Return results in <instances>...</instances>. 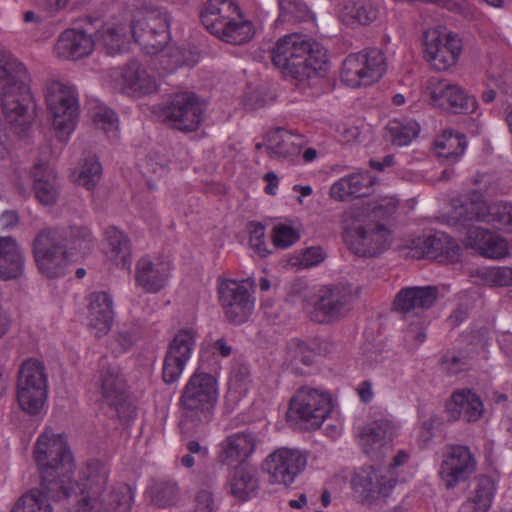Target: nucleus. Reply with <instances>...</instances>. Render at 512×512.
I'll return each mask as SVG.
<instances>
[{
	"instance_id": "nucleus-1",
	"label": "nucleus",
	"mask_w": 512,
	"mask_h": 512,
	"mask_svg": "<svg viewBox=\"0 0 512 512\" xmlns=\"http://www.w3.org/2000/svg\"><path fill=\"white\" fill-rule=\"evenodd\" d=\"M32 458L42 488L52 498L81 496L70 512H131L133 489L127 484L108 485L106 464L90 460L74 475V457L64 433L44 427L33 445Z\"/></svg>"
},
{
	"instance_id": "nucleus-2",
	"label": "nucleus",
	"mask_w": 512,
	"mask_h": 512,
	"mask_svg": "<svg viewBox=\"0 0 512 512\" xmlns=\"http://www.w3.org/2000/svg\"><path fill=\"white\" fill-rule=\"evenodd\" d=\"M270 54L273 65L283 76L296 80L303 88L318 87L329 69L326 48L301 34L279 38Z\"/></svg>"
},
{
	"instance_id": "nucleus-3",
	"label": "nucleus",
	"mask_w": 512,
	"mask_h": 512,
	"mask_svg": "<svg viewBox=\"0 0 512 512\" xmlns=\"http://www.w3.org/2000/svg\"><path fill=\"white\" fill-rule=\"evenodd\" d=\"M1 107L15 133L24 136L31 126L32 95L25 66L7 52H0Z\"/></svg>"
},
{
	"instance_id": "nucleus-4",
	"label": "nucleus",
	"mask_w": 512,
	"mask_h": 512,
	"mask_svg": "<svg viewBox=\"0 0 512 512\" xmlns=\"http://www.w3.org/2000/svg\"><path fill=\"white\" fill-rule=\"evenodd\" d=\"M205 356L199 358L198 366L185 384L181 396V404L185 417H197L199 421H207L219 398L218 363L214 361L209 370Z\"/></svg>"
},
{
	"instance_id": "nucleus-5",
	"label": "nucleus",
	"mask_w": 512,
	"mask_h": 512,
	"mask_svg": "<svg viewBox=\"0 0 512 512\" xmlns=\"http://www.w3.org/2000/svg\"><path fill=\"white\" fill-rule=\"evenodd\" d=\"M200 19L211 34L230 44L242 45L254 36L252 22L242 17L233 0H208Z\"/></svg>"
},
{
	"instance_id": "nucleus-6",
	"label": "nucleus",
	"mask_w": 512,
	"mask_h": 512,
	"mask_svg": "<svg viewBox=\"0 0 512 512\" xmlns=\"http://www.w3.org/2000/svg\"><path fill=\"white\" fill-rule=\"evenodd\" d=\"M16 397L20 409L28 415L43 412L48 398V376L45 365L36 358H29L19 367Z\"/></svg>"
},
{
	"instance_id": "nucleus-7",
	"label": "nucleus",
	"mask_w": 512,
	"mask_h": 512,
	"mask_svg": "<svg viewBox=\"0 0 512 512\" xmlns=\"http://www.w3.org/2000/svg\"><path fill=\"white\" fill-rule=\"evenodd\" d=\"M450 205L447 224L470 222L512 224V204L502 201L487 204L483 194L478 190L469 192L465 201L453 198Z\"/></svg>"
},
{
	"instance_id": "nucleus-8",
	"label": "nucleus",
	"mask_w": 512,
	"mask_h": 512,
	"mask_svg": "<svg viewBox=\"0 0 512 512\" xmlns=\"http://www.w3.org/2000/svg\"><path fill=\"white\" fill-rule=\"evenodd\" d=\"M129 28L134 41L147 54L158 53L170 40V18L167 10L162 8L137 12Z\"/></svg>"
},
{
	"instance_id": "nucleus-9",
	"label": "nucleus",
	"mask_w": 512,
	"mask_h": 512,
	"mask_svg": "<svg viewBox=\"0 0 512 512\" xmlns=\"http://www.w3.org/2000/svg\"><path fill=\"white\" fill-rule=\"evenodd\" d=\"M32 252L41 275L49 279L65 276L69 265L66 243L56 229H42L33 241Z\"/></svg>"
},
{
	"instance_id": "nucleus-10",
	"label": "nucleus",
	"mask_w": 512,
	"mask_h": 512,
	"mask_svg": "<svg viewBox=\"0 0 512 512\" xmlns=\"http://www.w3.org/2000/svg\"><path fill=\"white\" fill-rule=\"evenodd\" d=\"M75 26L64 30L58 37L54 47L59 59H80L88 56L94 49V34L103 27L100 16L86 15L74 21Z\"/></svg>"
},
{
	"instance_id": "nucleus-11",
	"label": "nucleus",
	"mask_w": 512,
	"mask_h": 512,
	"mask_svg": "<svg viewBox=\"0 0 512 512\" xmlns=\"http://www.w3.org/2000/svg\"><path fill=\"white\" fill-rule=\"evenodd\" d=\"M386 58L377 48L365 49L348 55L341 70L342 81L352 87L369 86L386 72Z\"/></svg>"
},
{
	"instance_id": "nucleus-12",
	"label": "nucleus",
	"mask_w": 512,
	"mask_h": 512,
	"mask_svg": "<svg viewBox=\"0 0 512 512\" xmlns=\"http://www.w3.org/2000/svg\"><path fill=\"white\" fill-rule=\"evenodd\" d=\"M291 412L311 428H319L324 421L336 413L332 394L320 388L303 387L291 400Z\"/></svg>"
},
{
	"instance_id": "nucleus-13",
	"label": "nucleus",
	"mask_w": 512,
	"mask_h": 512,
	"mask_svg": "<svg viewBox=\"0 0 512 512\" xmlns=\"http://www.w3.org/2000/svg\"><path fill=\"white\" fill-rule=\"evenodd\" d=\"M307 465V455L300 449L280 447L266 456L262 470L272 484L290 487Z\"/></svg>"
},
{
	"instance_id": "nucleus-14",
	"label": "nucleus",
	"mask_w": 512,
	"mask_h": 512,
	"mask_svg": "<svg viewBox=\"0 0 512 512\" xmlns=\"http://www.w3.org/2000/svg\"><path fill=\"white\" fill-rule=\"evenodd\" d=\"M424 57L437 71H447L453 67L461 54L460 38L446 28L436 27L424 32Z\"/></svg>"
},
{
	"instance_id": "nucleus-15",
	"label": "nucleus",
	"mask_w": 512,
	"mask_h": 512,
	"mask_svg": "<svg viewBox=\"0 0 512 512\" xmlns=\"http://www.w3.org/2000/svg\"><path fill=\"white\" fill-rule=\"evenodd\" d=\"M204 107L200 98L192 92L174 94L162 108L163 122L182 132L198 129L203 120Z\"/></svg>"
},
{
	"instance_id": "nucleus-16",
	"label": "nucleus",
	"mask_w": 512,
	"mask_h": 512,
	"mask_svg": "<svg viewBox=\"0 0 512 512\" xmlns=\"http://www.w3.org/2000/svg\"><path fill=\"white\" fill-rule=\"evenodd\" d=\"M46 104L53 116V125L58 132L70 134L78 117V97L76 91L61 82H52L46 89Z\"/></svg>"
},
{
	"instance_id": "nucleus-17",
	"label": "nucleus",
	"mask_w": 512,
	"mask_h": 512,
	"mask_svg": "<svg viewBox=\"0 0 512 512\" xmlns=\"http://www.w3.org/2000/svg\"><path fill=\"white\" fill-rule=\"evenodd\" d=\"M199 332L195 327L179 329L170 341L163 363V379L166 383L176 382L192 358Z\"/></svg>"
},
{
	"instance_id": "nucleus-18",
	"label": "nucleus",
	"mask_w": 512,
	"mask_h": 512,
	"mask_svg": "<svg viewBox=\"0 0 512 512\" xmlns=\"http://www.w3.org/2000/svg\"><path fill=\"white\" fill-rule=\"evenodd\" d=\"M343 237L347 247L362 257L376 256L392 242L388 226H347Z\"/></svg>"
},
{
	"instance_id": "nucleus-19",
	"label": "nucleus",
	"mask_w": 512,
	"mask_h": 512,
	"mask_svg": "<svg viewBox=\"0 0 512 512\" xmlns=\"http://www.w3.org/2000/svg\"><path fill=\"white\" fill-rule=\"evenodd\" d=\"M398 247L413 258H437L445 255L449 260L455 261L459 257V247L455 241L438 231L410 236L403 239Z\"/></svg>"
},
{
	"instance_id": "nucleus-20",
	"label": "nucleus",
	"mask_w": 512,
	"mask_h": 512,
	"mask_svg": "<svg viewBox=\"0 0 512 512\" xmlns=\"http://www.w3.org/2000/svg\"><path fill=\"white\" fill-rule=\"evenodd\" d=\"M248 281L224 280L220 283L218 292L220 303L229 321L235 324L245 322L254 309V299Z\"/></svg>"
},
{
	"instance_id": "nucleus-21",
	"label": "nucleus",
	"mask_w": 512,
	"mask_h": 512,
	"mask_svg": "<svg viewBox=\"0 0 512 512\" xmlns=\"http://www.w3.org/2000/svg\"><path fill=\"white\" fill-rule=\"evenodd\" d=\"M476 459L470 449L463 445L447 447L442 453L438 474L448 489L466 481L476 471Z\"/></svg>"
},
{
	"instance_id": "nucleus-22",
	"label": "nucleus",
	"mask_w": 512,
	"mask_h": 512,
	"mask_svg": "<svg viewBox=\"0 0 512 512\" xmlns=\"http://www.w3.org/2000/svg\"><path fill=\"white\" fill-rule=\"evenodd\" d=\"M350 486L362 501L371 502L388 497L396 487V479L384 474L381 468L363 466L354 470Z\"/></svg>"
},
{
	"instance_id": "nucleus-23",
	"label": "nucleus",
	"mask_w": 512,
	"mask_h": 512,
	"mask_svg": "<svg viewBox=\"0 0 512 512\" xmlns=\"http://www.w3.org/2000/svg\"><path fill=\"white\" fill-rule=\"evenodd\" d=\"M173 265L161 255H144L136 262L135 283L148 293L164 289L172 277Z\"/></svg>"
},
{
	"instance_id": "nucleus-24",
	"label": "nucleus",
	"mask_w": 512,
	"mask_h": 512,
	"mask_svg": "<svg viewBox=\"0 0 512 512\" xmlns=\"http://www.w3.org/2000/svg\"><path fill=\"white\" fill-rule=\"evenodd\" d=\"M396 434L397 427L391 420L378 419L359 428L358 442L371 459L381 460L391 449Z\"/></svg>"
},
{
	"instance_id": "nucleus-25",
	"label": "nucleus",
	"mask_w": 512,
	"mask_h": 512,
	"mask_svg": "<svg viewBox=\"0 0 512 512\" xmlns=\"http://www.w3.org/2000/svg\"><path fill=\"white\" fill-rule=\"evenodd\" d=\"M305 311L318 322L340 318L346 312V298L338 287L319 286L304 304Z\"/></svg>"
},
{
	"instance_id": "nucleus-26",
	"label": "nucleus",
	"mask_w": 512,
	"mask_h": 512,
	"mask_svg": "<svg viewBox=\"0 0 512 512\" xmlns=\"http://www.w3.org/2000/svg\"><path fill=\"white\" fill-rule=\"evenodd\" d=\"M431 99L434 104L453 113L469 114L477 108V101L465 89L456 83L440 80L431 88Z\"/></svg>"
},
{
	"instance_id": "nucleus-27",
	"label": "nucleus",
	"mask_w": 512,
	"mask_h": 512,
	"mask_svg": "<svg viewBox=\"0 0 512 512\" xmlns=\"http://www.w3.org/2000/svg\"><path fill=\"white\" fill-rule=\"evenodd\" d=\"M88 325L97 337L108 334L114 321V302L105 291H93L86 297Z\"/></svg>"
},
{
	"instance_id": "nucleus-28",
	"label": "nucleus",
	"mask_w": 512,
	"mask_h": 512,
	"mask_svg": "<svg viewBox=\"0 0 512 512\" xmlns=\"http://www.w3.org/2000/svg\"><path fill=\"white\" fill-rule=\"evenodd\" d=\"M465 245L480 255L491 259H502L509 254L507 241L496 232L483 226H465Z\"/></svg>"
},
{
	"instance_id": "nucleus-29",
	"label": "nucleus",
	"mask_w": 512,
	"mask_h": 512,
	"mask_svg": "<svg viewBox=\"0 0 512 512\" xmlns=\"http://www.w3.org/2000/svg\"><path fill=\"white\" fill-rule=\"evenodd\" d=\"M256 446L257 439L253 433H234L218 444L217 458L220 463L233 466L249 458L254 453Z\"/></svg>"
},
{
	"instance_id": "nucleus-30",
	"label": "nucleus",
	"mask_w": 512,
	"mask_h": 512,
	"mask_svg": "<svg viewBox=\"0 0 512 512\" xmlns=\"http://www.w3.org/2000/svg\"><path fill=\"white\" fill-rule=\"evenodd\" d=\"M120 85L123 93L140 97L151 94L157 90V83L154 76L137 61H129L119 75Z\"/></svg>"
},
{
	"instance_id": "nucleus-31",
	"label": "nucleus",
	"mask_w": 512,
	"mask_h": 512,
	"mask_svg": "<svg viewBox=\"0 0 512 512\" xmlns=\"http://www.w3.org/2000/svg\"><path fill=\"white\" fill-rule=\"evenodd\" d=\"M99 382L104 401L120 414L127 400L126 381L117 365H108L100 371Z\"/></svg>"
},
{
	"instance_id": "nucleus-32",
	"label": "nucleus",
	"mask_w": 512,
	"mask_h": 512,
	"mask_svg": "<svg viewBox=\"0 0 512 512\" xmlns=\"http://www.w3.org/2000/svg\"><path fill=\"white\" fill-rule=\"evenodd\" d=\"M25 264V253L17 240L11 236H0V279H19L24 274Z\"/></svg>"
},
{
	"instance_id": "nucleus-33",
	"label": "nucleus",
	"mask_w": 512,
	"mask_h": 512,
	"mask_svg": "<svg viewBox=\"0 0 512 512\" xmlns=\"http://www.w3.org/2000/svg\"><path fill=\"white\" fill-rule=\"evenodd\" d=\"M483 411L484 406L479 396L467 389L455 391L446 403V412L453 420L463 418L475 422L481 418Z\"/></svg>"
},
{
	"instance_id": "nucleus-34",
	"label": "nucleus",
	"mask_w": 512,
	"mask_h": 512,
	"mask_svg": "<svg viewBox=\"0 0 512 512\" xmlns=\"http://www.w3.org/2000/svg\"><path fill=\"white\" fill-rule=\"evenodd\" d=\"M375 184V178L369 172L351 173L332 184L329 194L337 201L368 196L370 188Z\"/></svg>"
},
{
	"instance_id": "nucleus-35",
	"label": "nucleus",
	"mask_w": 512,
	"mask_h": 512,
	"mask_svg": "<svg viewBox=\"0 0 512 512\" xmlns=\"http://www.w3.org/2000/svg\"><path fill=\"white\" fill-rule=\"evenodd\" d=\"M107 247L105 255L115 266L131 270L132 250L129 238L116 226H109L105 232Z\"/></svg>"
},
{
	"instance_id": "nucleus-36",
	"label": "nucleus",
	"mask_w": 512,
	"mask_h": 512,
	"mask_svg": "<svg viewBox=\"0 0 512 512\" xmlns=\"http://www.w3.org/2000/svg\"><path fill=\"white\" fill-rule=\"evenodd\" d=\"M266 150L271 157L288 158L300 153L305 143L304 137L283 128H277L267 134Z\"/></svg>"
},
{
	"instance_id": "nucleus-37",
	"label": "nucleus",
	"mask_w": 512,
	"mask_h": 512,
	"mask_svg": "<svg viewBox=\"0 0 512 512\" xmlns=\"http://www.w3.org/2000/svg\"><path fill=\"white\" fill-rule=\"evenodd\" d=\"M259 476L252 466H241L233 471L229 479L231 494L240 501H247L257 494Z\"/></svg>"
},
{
	"instance_id": "nucleus-38",
	"label": "nucleus",
	"mask_w": 512,
	"mask_h": 512,
	"mask_svg": "<svg viewBox=\"0 0 512 512\" xmlns=\"http://www.w3.org/2000/svg\"><path fill=\"white\" fill-rule=\"evenodd\" d=\"M379 14L378 7L368 1H347L338 11L340 21L348 26H366L374 22Z\"/></svg>"
},
{
	"instance_id": "nucleus-39",
	"label": "nucleus",
	"mask_w": 512,
	"mask_h": 512,
	"mask_svg": "<svg viewBox=\"0 0 512 512\" xmlns=\"http://www.w3.org/2000/svg\"><path fill=\"white\" fill-rule=\"evenodd\" d=\"M436 299L434 287H409L402 289L396 299L395 307L403 312L430 307Z\"/></svg>"
},
{
	"instance_id": "nucleus-40",
	"label": "nucleus",
	"mask_w": 512,
	"mask_h": 512,
	"mask_svg": "<svg viewBox=\"0 0 512 512\" xmlns=\"http://www.w3.org/2000/svg\"><path fill=\"white\" fill-rule=\"evenodd\" d=\"M496 487L492 478L480 476L472 495L463 505V512H487L492 504Z\"/></svg>"
},
{
	"instance_id": "nucleus-41",
	"label": "nucleus",
	"mask_w": 512,
	"mask_h": 512,
	"mask_svg": "<svg viewBox=\"0 0 512 512\" xmlns=\"http://www.w3.org/2000/svg\"><path fill=\"white\" fill-rule=\"evenodd\" d=\"M466 136L462 133L444 131L435 140V150L438 157L448 163L456 162L466 148Z\"/></svg>"
},
{
	"instance_id": "nucleus-42",
	"label": "nucleus",
	"mask_w": 512,
	"mask_h": 512,
	"mask_svg": "<svg viewBox=\"0 0 512 512\" xmlns=\"http://www.w3.org/2000/svg\"><path fill=\"white\" fill-rule=\"evenodd\" d=\"M393 145L402 147L409 145L420 133V125L410 118L390 120L386 127Z\"/></svg>"
},
{
	"instance_id": "nucleus-43",
	"label": "nucleus",
	"mask_w": 512,
	"mask_h": 512,
	"mask_svg": "<svg viewBox=\"0 0 512 512\" xmlns=\"http://www.w3.org/2000/svg\"><path fill=\"white\" fill-rule=\"evenodd\" d=\"M103 28L104 26L99 28V33L94 34V38L103 40L108 54L114 55L121 52L128 42L126 27L119 24L107 27L106 29Z\"/></svg>"
},
{
	"instance_id": "nucleus-44",
	"label": "nucleus",
	"mask_w": 512,
	"mask_h": 512,
	"mask_svg": "<svg viewBox=\"0 0 512 512\" xmlns=\"http://www.w3.org/2000/svg\"><path fill=\"white\" fill-rule=\"evenodd\" d=\"M10 512H53L47 496L33 489L21 496Z\"/></svg>"
},
{
	"instance_id": "nucleus-45",
	"label": "nucleus",
	"mask_w": 512,
	"mask_h": 512,
	"mask_svg": "<svg viewBox=\"0 0 512 512\" xmlns=\"http://www.w3.org/2000/svg\"><path fill=\"white\" fill-rule=\"evenodd\" d=\"M488 349L486 342L473 345L466 354L446 356L444 359L445 368L450 373H457L465 368L468 359L480 360L488 358Z\"/></svg>"
},
{
	"instance_id": "nucleus-46",
	"label": "nucleus",
	"mask_w": 512,
	"mask_h": 512,
	"mask_svg": "<svg viewBox=\"0 0 512 512\" xmlns=\"http://www.w3.org/2000/svg\"><path fill=\"white\" fill-rule=\"evenodd\" d=\"M327 257L320 246H311L289 255L287 265L299 269H308L322 263Z\"/></svg>"
},
{
	"instance_id": "nucleus-47",
	"label": "nucleus",
	"mask_w": 512,
	"mask_h": 512,
	"mask_svg": "<svg viewBox=\"0 0 512 512\" xmlns=\"http://www.w3.org/2000/svg\"><path fill=\"white\" fill-rule=\"evenodd\" d=\"M102 177V166L95 156H88L84 159L76 178L79 185L87 190H92Z\"/></svg>"
},
{
	"instance_id": "nucleus-48",
	"label": "nucleus",
	"mask_w": 512,
	"mask_h": 512,
	"mask_svg": "<svg viewBox=\"0 0 512 512\" xmlns=\"http://www.w3.org/2000/svg\"><path fill=\"white\" fill-rule=\"evenodd\" d=\"M313 355V351L306 343L298 340L288 343L283 351L284 362L287 365H292L297 362L309 365L312 363Z\"/></svg>"
},
{
	"instance_id": "nucleus-49",
	"label": "nucleus",
	"mask_w": 512,
	"mask_h": 512,
	"mask_svg": "<svg viewBox=\"0 0 512 512\" xmlns=\"http://www.w3.org/2000/svg\"><path fill=\"white\" fill-rule=\"evenodd\" d=\"M300 236L301 232L295 226H274L271 237L275 247L286 249L295 244Z\"/></svg>"
},
{
	"instance_id": "nucleus-50",
	"label": "nucleus",
	"mask_w": 512,
	"mask_h": 512,
	"mask_svg": "<svg viewBox=\"0 0 512 512\" xmlns=\"http://www.w3.org/2000/svg\"><path fill=\"white\" fill-rule=\"evenodd\" d=\"M397 206L398 201L395 198L385 197L363 206L361 213H371L375 217L385 219L396 212Z\"/></svg>"
},
{
	"instance_id": "nucleus-51",
	"label": "nucleus",
	"mask_w": 512,
	"mask_h": 512,
	"mask_svg": "<svg viewBox=\"0 0 512 512\" xmlns=\"http://www.w3.org/2000/svg\"><path fill=\"white\" fill-rule=\"evenodd\" d=\"M136 341L135 331L120 327L117 329L110 342V348L115 354H122L128 351Z\"/></svg>"
},
{
	"instance_id": "nucleus-52",
	"label": "nucleus",
	"mask_w": 512,
	"mask_h": 512,
	"mask_svg": "<svg viewBox=\"0 0 512 512\" xmlns=\"http://www.w3.org/2000/svg\"><path fill=\"white\" fill-rule=\"evenodd\" d=\"M152 501L158 506H168L177 497V488L174 484L162 483L150 488Z\"/></svg>"
},
{
	"instance_id": "nucleus-53",
	"label": "nucleus",
	"mask_w": 512,
	"mask_h": 512,
	"mask_svg": "<svg viewBox=\"0 0 512 512\" xmlns=\"http://www.w3.org/2000/svg\"><path fill=\"white\" fill-rule=\"evenodd\" d=\"M33 189L37 200L43 205H53L58 198V189L56 179L52 181L33 184Z\"/></svg>"
},
{
	"instance_id": "nucleus-54",
	"label": "nucleus",
	"mask_w": 512,
	"mask_h": 512,
	"mask_svg": "<svg viewBox=\"0 0 512 512\" xmlns=\"http://www.w3.org/2000/svg\"><path fill=\"white\" fill-rule=\"evenodd\" d=\"M249 247L259 257H266L270 250L265 238V226H252L249 231Z\"/></svg>"
},
{
	"instance_id": "nucleus-55",
	"label": "nucleus",
	"mask_w": 512,
	"mask_h": 512,
	"mask_svg": "<svg viewBox=\"0 0 512 512\" xmlns=\"http://www.w3.org/2000/svg\"><path fill=\"white\" fill-rule=\"evenodd\" d=\"M250 385V375L246 367H237L231 371L229 377V390L242 395L247 392Z\"/></svg>"
},
{
	"instance_id": "nucleus-56",
	"label": "nucleus",
	"mask_w": 512,
	"mask_h": 512,
	"mask_svg": "<svg viewBox=\"0 0 512 512\" xmlns=\"http://www.w3.org/2000/svg\"><path fill=\"white\" fill-rule=\"evenodd\" d=\"M439 423L436 416L421 418L419 426L415 430V437L421 445L428 444L434 435V426Z\"/></svg>"
},
{
	"instance_id": "nucleus-57",
	"label": "nucleus",
	"mask_w": 512,
	"mask_h": 512,
	"mask_svg": "<svg viewBox=\"0 0 512 512\" xmlns=\"http://www.w3.org/2000/svg\"><path fill=\"white\" fill-rule=\"evenodd\" d=\"M487 281L496 286L512 285V269L509 267H492L486 270Z\"/></svg>"
},
{
	"instance_id": "nucleus-58",
	"label": "nucleus",
	"mask_w": 512,
	"mask_h": 512,
	"mask_svg": "<svg viewBox=\"0 0 512 512\" xmlns=\"http://www.w3.org/2000/svg\"><path fill=\"white\" fill-rule=\"evenodd\" d=\"M94 122L101 124L102 129L105 132L117 130L118 119L113 110L106 107H99L94 114Z\"/></svg>"
},
{
	"instance_id": "nucleus-59",
	"label": "nucleus",
	"mask_w": 512,
	"mask_h": 512,
	"mask_svg": "<svg viewBox=\"0 0 512 512\" xmlns=\"http://www.w3.org/2000/svg\"><path fill=\"white\" fill-rule=\"evenodd\" d=\"M231 354V347L223 339H218L212 346V352L203 351L200 354V358L205 356L207 363L210 365L209 370L213 368L214 361L218 363V370L220 369V362L218 355L222 357H228Z\"/></svg>"
},
{
	"instance_id": "nucleus-60",
	"label": "nucleus",
	"mask_w": 512,
	"mask_h": 512,
	"mask_svg": "<svg viewBox=\"0 0 512 512\" xmlns=\"http://www.w3.org/2000/svg\"><path fill=\"white\" fill-rule=\"evenodd\" d=\"M409 460V454L405 450H399L397 453L392 457V460L388 467L381 468L384 474L387 476H393L396 479V484L399 481V474L401 471V468L408 462Z\"/></svg>"
},
{
	"instance_id": "nucleus-61",
	"label": "nucleus",
	"mask_w": 512,
	"mask_h": 512,
	"mask_svg": "<svg viewBox=\"0 0 512 512\" xmlns=\"http://www.w3.org/2000/svg\"><path fill=\"white\" fill-rule=\"evenodd\" d=\"M31 176L34 184H38V180L42 183L56 179L54 169L47 162L35 163L31 170Z\"/></svg>"
},
{
	"instance_id": "nucleus-62",
	"label": "nucleus",
	"mask_w": 512,
	"mask_h": 512,
	"mask_svg": "<svg viewBox=\"0 0 512 512\" xmlns=\"http://www.w3.org/2000/svg\"><path fill=\"white\" fill-rule=\"evenodd\" d=\"M214 502L212 493L208 490H201L197 493L191 512H213Z\"/></svg>"
},
{
	"instance_id": "nucleus-63",
	"label": "nucleus",
	"mask_w": 512,
	"mask_h": 512,
	"mask_svg": "<svg viewBox=\"0 0 512 512\" xmlns=\"http://www.w3.org/2000/svg\"><path fill=\"white\" fill-rule=\"evenodd\" d=\"M406 339L413 345H420L426 339L425 329L422 325H410L406 331Z\"/></svg>"
},
{
	"instance_id": "nucleus-64",
	"label": "nucleus",
	"mask_w": 512,
	"mask_h": 512,
	"mask_svg": "<svg viewBox=\"0 0 512 512\" xmlns=\"http://www.w3.org/2000/svg\"><path fill=\"white\" fill-rule=\"evenodd\" d=\"M356 393L364 403H369L374 398L373 386L369 381L360 382L356 387Z\"/></svg>"
}]
</instances>
